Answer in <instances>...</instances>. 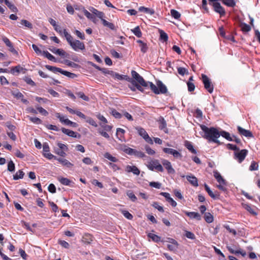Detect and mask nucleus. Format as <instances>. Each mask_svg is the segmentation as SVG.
Returning <instances> with one entry per match:
<instances>
[{
    "label": "nucleus",
    "instance_id": "18",
    "mask_svg": "<svg viewBox=\"0 0 260 260\" xmlns=\"http://www.w3.org/2000/svg\"><path fill=\"white\" fill-rule=\"evenodd\" d=\"M50 50L53 53L57 54L61 57H66L67 56V53L62 49L54 48L50 49Z\"/></svg>",
    "mask_w": 260,
    "mask_h": 260
},
{
    "label": "nucleus",
    "instance_id": "30",
    "mask_svg": "<svg viewBox=\"0 0 260 260\" xmlns=\"http://www.w3.org/2000/svg\"><path fill=\"white\" fill-rule=\"evenodd\" d=\"M205 189L206 190V191L208 192V194L213 199H215L216 198H218V196H216L212 191L210 189V187L206 184H204Z\"/></svg>",
    "mask_w": 260,
    "mask_h": 260
},
{
    "label": "nucleus",
    "instance_id": "6",
    "mask_svg": "<svg viewBox=\"0 0 260 260\" xmlns=\"http://www.w3.org/2000/svg\"><path fill=\"white\" fill-rule=\"evenodd\" d=\"M46 67L47 68V69L48 70H49V71H51L55 73H56V72H59V73H61L62 74H63L70 78H72V79L75 78V77H77V75L75 74H74V73H72L66 71H63L60 68H56L53 66H46Z\"/></svg>",
    "mask_w": 260,
    "mask_h": 260
},
{
    "label": "nucleus",
    "instance_id": "41",
    "mask_svg": "<svg viewBox=\"0 0 260 260\" xmlns=\"http://www.w3.org/2000/svg\"><path fill=\"white\" fill-rule=\"evenodd\" d=\"M20 23L22 25L25 26L26 27H27L29 29H31L32 28V24L26 20H24V19L21 20Z\"/></svg>",
    "mask_w": 260,
    "mask_h": 260
},
{
    "label": "nucleus",
    "instance_id": "58",
    "mask_svg": "<svg viewBox=\"0 0 260 260\" xmlns=\"http://www.w3.org/2000/svg\"><path fill=\"white\" fill-rule=\"evenodd\" d=\"M35 100L36 101L40 103H46L48 102V100L45 98H42L39 96H36L35 98Z\"/></svg>",
    "mask_w": 260,
    "mask_h": 260
},
{
    "label": "nucleus",
    "instance_id": "49",
    "mask_svg": "<svg viewBox=\"0 0 260 260\" xmlns=\"http://www.w3.org/2000/svg\"><path fill=\"white\" fill-rule=\"evenodd\" d=\"M79 98H81L82 99H83V100L85 101H89V98L85 95L84 94V93L82 92H76V93Z\"/></svg>",
    "mask_w": 260,
    "mask_h": 260
},
{
    "label": "nucleus",
    "instance_id": "59",
    "mask_svg": "<svg viewBox=\"0 0 260 260\" xmlns=\"http://www.w3.org/2000/svg\"><path fill=\"white\" fill-rule=\"evenodd\" d=\"M145 150L146 152L149 155H153L155 153L154 150L152 149L149 146L146 145L145 146Z\"/></svg>",
    "mask_w": 260,
    "mask_h": 260
},
{
    "label": "nucleus",
    "instance_id": "51",
    "mask_svg": "<svg viewBox=\"0 0 260 260\" xmlns=\"http://www.w3.org/2000/svg\"><path fill=\"white\" fill-rule=\"evenodd\" d=\"M29 119L33 123L36 124H41L42 122V121L38 117H28Z\"/></svg>",
    "mask_w": 260,
    "mask_h": 260
},
{
    "label": "nucleus",
    "instance_id": "45",
    "mask_svg": "<svg viewBox=\"0 0 260 260\" xmlns=\"http://www.w3.org/2000/svg\"><path fill=\"white\" fill-rule=\"evenodd\" d=\"M171 14L172 17L176 19H179L181 16L180 14L177 11L174 9L171 10Z\"/></svg>",
    "mask_w": 260,
    "mask_h": 260
},
{
    "label": "nucleus",
    "instance_id": "17",
    "mask_svg": "<svg viewBox=\"0 0 260 260\" xmlns=\"http://www.w3.org/2000/svg\"><path fill=\"white\" fill-rule=\"evenodd\" d=\"M93 241V237L91 235L89 234H85L82 239V241L83 243L87 244H90Z\"/></svg>",
    "mask_w": 260,
    "mask_h": 260
},
{
    "label": "nucleus",
    "instance_id": "3",
    "mask_svg": "<svg viewBox=\"0 0 260 260\" xmlns=\"http://www.w3.org/2000/svg\"><path fill=\"white\" fill-rule=\"evenodd\" d=\"M97 69L101 71L102 73L105 75H110L112 77L116 78L119 80H126L130 82H133L132 78H131L127 75H120L118 73H115L112 71L109 70L108 69L104 68H101L100 66H95Z\"/></svg>",
    "mask_w": 260,
    "mask_h": 260
},
{
    "label": "nucleus",
    "instance_id": "9",
    "mask_svg": "<svg viewBox=\"0 0 260 260\" xmlns=\"http://www.w3.org/2000/svg\"><path fill=\"white\" fill-rule=\"evenodd\" d=\"M136 129L137 130L139 135L142 137L144 138V139L146 141V142L150 144H153V141L152 139L149 136L147 133L143 128L140 127H136Z\"/></svg>",
    "mask_w": 260,
    "mask_h": 260
},
{
    "label": "nucleus",
    "instance_id": "27",
    "mask_svg": "<svg viewBox=\"0 0 260 260\" xmlns=\"http://www.w3.org/2000/svg\"><path fill=\"white\" fill-rule=\"evenodd\" d=\"M43 54L45 57L47 58L50 60L54 62H58L57 59H56L52 54H51L48 51H44L43 52Z\"/></svg>",
    "mask_w": 260,
    "mask_h": 260
},
{
    "label": "nucleus",
    "instance_id": "26",
    "mask_svg": "<svg viewBox=\"0 0 260 260\" xmlns=\"http://www.w3.org/2000/svg\"><path fill=\"white\" fill-rule=\"evenodd\" d=\"M185 146L191 153L193 154H196L197 153L196 150L194 149L193 146L191 142L186 141L185 142Z\"/></svg>",
    "mask_w": 260,
    "mask_h": 260
},
{
    "label": "nucleus",
    "instance_id": "42",
    "mask_svg": "<svg viewBox=\"0 0 260 260\" xmlns=\"http://www.w3.org/2000/svg\"><path fill=\"white\" fill-rule=\"evenodd\" d=\"M12 94L17 99H21L24 97V95L22 93L18 91H12Z\"/></svg>",
    "mask_w": 260,
    "mask_h": 260
},
{
    "label": "nucleus",
    "instance_id": "14",
    "mask_svg": "<svg viewBox=\"0 0 260 260\" xmlns=\"http://www.w3.org/2000/svg\"><path fill=\"white\" fill-rule=\"evenodd\" d=\"M125 171L127 172H133L135 175H138L140 174V170L135 166H127L125 168Z\"/></svg>",
    "mask_w": 260,
    "mask_h": 260
},
{
    "label": "nucleus",
    "instance_id": "40",
    "mask_svg": "<svg viewBox=\"0 0 260 260\" xmlns=\"http://www.w3.org/2000/svg\"><path fill=\"white\" fill-rule=\"evenodd\" d=\"M104 157L108 160L112 162H116L118 161V159L116 157L112 156L109 153L106 152L104 154Z\"/></svg>",
    "mask_w": 260,
    "mask_h": 260
},
{
    "label": "nucleus",
    "instance_id": "56",
    "mask_svg": "<svg viewBox=\"0 0 260 260\" xmlns=\"http://www.w3.org/2000/svg\"><path fill=\"white\" fill-rule=\"evenodd\" d=\"M187 85L188 90L189 92H192V91H194V90L195 89V85L193 83H192L191 82H188L187 83Z\"/></svg>",
    "mask_w": 260,
    "mask_h": 260
},
{
    "label": "nucleus",
    "instance_id": "33",
    "mask_svg": "<svg viewBox=\"0 0 260 260\" xmlns=\"http://www.w3.org/2000/svg\"><path fill=\"white\" fill-rule=\"evenodd\" d=\"M5 3L12 12H17L18 11V9L16 7L10 3L8 0H5Z\"/></svg>",
    "mask_w": 260,
    "mask_h": 260
},
{
    "label": "nucleus",
    "instance_id": "19",
    "mask_svg": "<svg viewBox=\"0 0 260 260\" xmlns=\"http://www.w3.org/2000/svg\"><path fill=\"white\" fill-rule=\"evenodd\" d=\"M186 179L192 185L195 187L198 186V180L194 176H186Z\"/></svg>",
    "mask_w": 260,
    "mask_h": 260
},
{
    "label": "nucleus",
    "instance_id": "16",
    "mask_svg": "<svg viewBox=\"0 0 260 260\" xmlns=\"http://www.w3.org/2000/svg\"><path fill=\"white\" fill-rule=\"evenodd\" d=\"M184 213L187 216L191 218L196 219L198 220H200L201 219V216L198 212L184 211Z\"/></svg>",
    "mask_w": 260,
    "mask_h": 260
},
{
    "label": "nucleus",
    "instance_id": "57",
    "mask_svg": "<svg viewBox=\"0 0 260 260\" xmlns=\"http://www.w3.org/2000/svg\"><path fill=\"white\" fill-rule=\"evenodd\" d=\"M83 13L85 15V16L88 18L89 19L93 18V15L92 14H91L90 12H89L87 10L84 9L83 10Z\"/></svg>",
    "mask_w": 260,
    "mask_h": 260
},
{
    "label": "nucleus",
    "instance_id": "21",
    "mask_svg": "<svg viewBox=\"0 0 260 260\" xmlns=\"http://www.w3.org/2000/svg\"><path fill=\"white\" fill-rule=\"evenodd\" d=\"M57 160L63 166L66 167L68 168H72L73 167V164L69 161L67 159L62 158H58L57 159Z\"/></svg>",
    "mask_w": 260,
    "mask_h": 260
},
{
    "label": "nucleus",
    "instance_id": "54",
    "mask_svg": "<svg viewBox=\"0 0 260 260\" xmlns=\"http://www.w3.org/2000/svg\"><path fill=\"white\" fill-rule=\"evenodd\" d=\"M166 126H167V123H166V121L164 120V119H162V121L161 122V124L159 126V128L161 130H164V131L165 132V133H167V127H166Z\"/></svg>",
    "mask_w": 260,
    "mask_h": 260
},
{
    "label": "nucleus",
    "instance_id": "15",
    "mask_svg": "<svg viewBox=\"0 0 260 260\" xmlns=\"http://www.w3.org/2000/svg\"><path fill=\"white\" fill-rule=\"evenodd\" d=\"M245 209L249 212L251 215L253 216H256L257 215V208H256L254 206H250L248 205H245Z\"/></svg>",
    "mask_w": 260,
    "mask_h": 260
},
{
    "label": "nucleus",
    "instance_id": "8",
    "mask_svg": "<svg viewBox=\"0 0 260 260\" xmlns=\"http://www.w3.org/2000/svg\"><path fill=\"white\" fill-rule=\"evenodd\" d=\"M202 80L205 88L210 93L213 91V85L210 79L205 74H202Z\"/></svg>",
    "mask_w": 260,
    "mask_h": 260
},
{
    "label": "nucleus",
    "instance_id": "29",
    "mask_svg": "<svg viewBox=\"0 0 260 260\" xmlns=\"http://www.w3.org/2000/svg\"><path fill=\"white\" fill-rule=\"evenodd\" d=\"M24 175V173L22 170H20L17 171L15 174L13 175V179L15 180H18L19 179H22Z\"/></svg>",
    "mask_w": 260,
    "mask_h": 260
},
{
    "label": "nucleus",
    "instance_id": "63",
    "mask_svg": "<svg viewBox=\"0 0 260 260\" xmlns=\"http://www.w3.org/2000/svg\"><path fill=\"white\" fill-rule=\"evenodd\" d=\"M58 243L61 245L63 247H64L66 248H69V244L65 241H63V240H59L58 241Z\"/></svg>",
    "mask_w": 260,
    "mask_h": 260
},
{
    "label": "nucleus",
    "instance_id": "50",
    "mask_svg": "<svg viewBox=\"0 0 260 260\" xmlns=\"http://www.w3.org/2000/svg\"><path fill=\"white\" fill-rule=\"evenodd\" d=\"M36 108L38 111L44 116H47L48 114V112L44 108L39 106H36Z\"/></svg>",
    "mask_w": 260,
    "mask_h": 260
},
{
    "label": "nucleus",
    "instance_id": "47",
    "mask_svg": "<svg viewBox=\"0 0 260 260\" xmlns=\"http://www.w3.org/2000/svg\"><path fill=\"white\" fill-rule=\"evenodd\" d=\"M154 208L157 209L159 211L164 212V210L163 207L160 205H159L158 203L156 202H153L151 205Z\"/></svg>",
    "mask_w": 260,
    "mask_h": 260
},
{
    "label": "nucleus",
    "instance_id": "34",
    "mask_svg": "<svg viewBox=\"0 0 260 260\" xmlns=\"http://www.w3.org/2000/svg\"><path fill=\"white\" fill-rule=\"evenodd\" d=\"M160 40L163 42H167L168 40V35L162 30L159 29Z\"/></svg>",
    "mask_w": 260,
    "mask_h": 260
},
{
    "label": "nucleus",
    "instance_id": "11",
    "mask_svg": "<svg viewBox=\"0 0 260 260\" xmlns=\"http://www.w3.org/2000/svg\"><path fill=\"white\" fill-rule=\"evenodd\" d=\"M70 46L76 51L84 50L85 48L84 44L77 40H74Z\"/></svg>",
    "mask_w": 260,
    "mask_h": 260
},
{
    "label": "nucleus",
    "instance_id": "62",
    "mask_svg": "<svg viewBox=\"0 0 260 260\" xmlns=\"http://www.w3.org/2000/svg\"><path fill=\"white\" fill-rule=\"evenodd\" d=\"M24 80L27 84L32 86H34L36 85L35 83L29 77H25Z\"/></svg>",
    "mask_w": 260,
    "mask_h": 260
},
{
    "label": "nucleus",
    "instance_id": "48",
    "mask_svg": "<svg viewBox=\"0 0 260 260\" xmlns=\"http://www.w3.org/2000/svg\"><path fill=\"white\" fill-rule=\"evenodd\" d=\"M86 119V121L89 123L90 125L94 126V127H97L98 126V125L96 123V122L91 117H86V118L85 119Z\"/></svg>",
    "mask_w": 260,
    "mask_h": 260
},
{
    "label": "nucleus",
    "instance_id": "22",
    "mask_svg": "<svg viewBox=\"0 0 260 260\" xmlns=\"http://www.w3.org/2000/svg\"><path fill=\"white\" fill-rule=\"evenodd\" d=\"M227 248L232 253H234L235 254H240L244 256V252L240 248H237L232 246H227Z\"/></svg>",
    "mask_w": 260,
    "mask_h": 260
},
{
    "label": "nucleus",
    "instance_id": "7",
    "mask_svg": "<svg viewBox=\"0 0 260 260\" xmlns=\"http://www.w3.org/2000/svg\"><path fill=\"white\" fill-rule=\"evenodd\" d=\"M147 167L151 171L156 170V171L160 172H162L164 171L162 166L160 164L158 160L157 159H154L149 161L147 165Z\"/></svg>",
    "mask_w": 260,
    "mask_h": 260
},
{
    "label": "nucleus",
    "instance_id": "10",
    "mask_svg": "<svg viewBox=\"0 0 260 260\" xmlns=\"http://www.w3.org/2000/svg\"><path fill=\"white\" fill-rule=\"evenodd\" d=\"M163 151L167 154L172 155L175 158L181 159L182 157L180 152L172 148H164Z\"/></svg>",
    "mask_w": 260,
    "mask_h": 260
},
{
    "label": "nucleus",
    "instance_id": "43",
    "mask_svg": "<svg viewBox=\"0 0 260 260\" xmlns=\"http://www.w3.org/2000/svg\"><path fill=\"white\" fill-rule=\"evenodd\" d=\"M149 238H150L153 241L155 242H158L160 241L161 238L158 236L153 234H149L148 235Z\"/></svg>",
    "mask_w": 260,
    "mask_h": 260
},
{
    "label": "nucleus",
    "instance_id": "61",
    "mask_svg": "<svg viewBox=\"0 0 260 260\" xmlns=\"http://www.w3.org/2000/svg\"><path fill=\"white\" fill-rule=\"evenodd\" d=\"M112 114L116 118H120L122 117V115L116 110H113L112 111Z\"/></svg>",
    "mask_w": 260,
    "mask_h": 260
},
{
    "label": "nucleus",
    "instance_id": "44",
    "mask_svg": "<svg viewBox=\"0 0 260 260\" xmlns=\"http://www.w3.org/2000/svg\"><path fill=\"white\" fill-rule=\"evenodd\" d=\"M121 211L123 216L127 219L129 220L133 219V216L128 211L122 210Z\"/></svg>",
    "mask_w": 260,
    "mask_h": 260
},
{
    "label": "nucleus",
    "instance_id": "39",
    "mask_svg": "<svg viewBox=\"0 0 260 260\" xmlns=\"http://www.w3.org/2000/svg\"><path fill=\"white\" fill-rule=\"evenodd\" d=\"M15 164L12 160H10L8 163V168L7 170L8 171L11 172H13L15 171Z\"/></svg>",
    "mask_w": 260,
    "mask_h": 260
},
{
    "label": "nucleus",
    "instance_id": "64",
    "mask_svg": "<svg viewBox=\"0 0 260 260\" xmlns=\"http://www.w3.org/2000/svg\"><path fill=\"white\" fill-rule=\"evenodd\" d=\"M48 190L51 193H55L56 192V187L53 184H50L48 187Z\"/></svg>",
    "mask_w": 260,
    "mask_h": 260
},
{
    "label": "nucleus",
    "instance_id": "46",
    "mask_svg": "<svg viewBox=\"0 0 260 260\" xmlns=\"http://www.w3.org/2000/svg\"><path fill=\"white\" fill-rule=\"evenodd\" d=\"M126 194L133 202H135L137 200L136 196L131 190L128 191Z\"/></svg>",
    "mask_w": 260,
    "mask_h": 260
},
{
    "label": "nucleus",
    "instance_id": "52",
    "mask_svg": "<svg viewBox=\"0 0 260 260\" xmlns=\"http://www.w3.org/2000/svg\"><path fill=\"white\" fill-rule=\"evenodd\" d=\"M149 186L155 188L159 189L161 187V184L156 182H150L149 183Z\"/></svg>",
    "mask_w": 260,
    "mask_h": 260
},
{
    "label": "nucleus",
    "instance_id": "12",
    "mask_svg": "<svg viewBox=\"0 0 260 260\" xmlns=\"http://www.w3.org/2000/svg\"><path fill=\"white\" fill-rule=\"evenodd\" d=\"M161 163L170 174H174L175 171L172 166L171 163L168 160L162 159Z\"/></svg>",
    "mask_w": 260,
    "mask_h": 260
},
{
    "label": "nucleus",
    "instance_id": "1",
    "mask_svg": "<svg viewBox=\"0 0 260 260\" xmlns=\"http://www.w3.org/2000/svg\"><path fill=\"white\" fill-rule=\"evenodd\" d=\"M201 129L204 133L203 137L209 141L219 143L217 139L220 137L219 132L214 127H208L205 125H200Z\"/></svg>",
    "mask_w": 260,
    "mask_h": 260
},
{
    "label": "nucleus",
    "instance_id": "4",
    "mask_svg": "<svg viewBox=\"0 0 260 260\" xmlns=\"http://www.w3.org/2000/svg\"><path fill=\"white\" fill-rule=\"evenodd\" d=\"M149 87L150 88L151 90L156 94L160 93L165 94L168 92L166 86L159 80L156 81V85L150 82Z\"/></svg>",
    "mask_w": 260,
    "mask_h": 260
},
{
    "label": "nucleus",
    "instance_id": "5",
    "mask_svg": "<svg viewBox=\"0 0 260 260\" xmlns=\"http://www.w3.org/2000/svg\"><path fill=\"white\" fill-rule=\"evenodd\" d=\"M122 150L127 154L134 155L139 158H143L145 156V154L143 152L137 151L136 149L128 147L125 145L123 146Z\"/></svg>",
    "mask_w": 260,
    "mask_h": 260
},
{
    "label": "nucleus",
    "instance_id": "35",
    "mask_svg": "<svg viewBox=\"0 0 260 260\" xmlns=\"http://www.w3.org/2000/svg\"><path fill=\"white\" fill-rule=\"evenodd\" d=\"M134 34L138 38L142 37V32L139 26H137L135 28L132 30Z\"/></svg>",
    "mask_w": 260,
    "mask_h": 260
},
{
    "label": "nucleus",
    "instance_id": "23",
    "mask_svg": "<svg viewBox=\"0 0 260 260\" xmlns=\"http://www.w3.org/2000/svg\"><path fill=\"white\" fill-rule=\"evenodd\" d=\"M25 69H23L21 66H15L11 70V73L14 75H18L20 73H25Z\"/></svg>",
    "mask_w": 260,
    "mask_h": 260
},
{
    "label": "nucleus",
    "instance_id": "60",
    "mask_svg": "<svg viewBox=\"0 0 260 260\" xmlns=\"http://www.w3.org/2000/svg\"><path fill=\"white\" fill-rule=\"evenodd\" d=\"M178 73L181 75H184V74H185L186 73H188V71L187 70L185 69L184 68H181V67H180V68H178Z\"/></svg>",
    "mask_w": 260,
    "mask_h": 260
},
{
    "label": "nucleus",
    "instance_id": "2",
    "mask_svg": "<svg viewBox=\"0 0 260 260\" xmlns=\"http://www.w3.org/2000/svg\"><path fill=\"white\" fill-rule=\"evenodd\" d=\"M132 76L133 77V79L135 80V81H133V82L134 81H136L138 84H136L135 86L137 88L138 90L139 91H141L142 92L144 91V89L142 87H149L150 82H146L145 81V80L143 79V78L137 72H136L135 71H132Z\"/></svg>",
    "mask_w": 260,
    "mask_h": 260
},
{
    "label": "nucleus",
    "instance_id": "31",
    "mask_svg": "<svg viewBox=\"0 0 260 260\" xmlns=\"http://www.w3.org/2000/svg\"><path fill=\"white\" fill-rule=\"evenodd\" d=\"M219 134H220V136H222L223 138H225L226 140L230 141H233V137H232L230 136V134L229 133L226 132L225 131H222L219 132Z\"/></svg>",
    "mask_w": 260,
    "mask_h": 260
},
{
    "label": "nucleus",
    "instance_id": "53",
    "mask_svg": "<svg viewBox=\"0 0 260 260\" xmlns=\"http://www.w3.org/2000/svg\"><path fill=\"white\" fill-rule=\"evenodd\" d=\"M185 236L190 239L194 240L196 239V236L193 233L189 231L185 232Z\"/></svg>",
    "mask_w": 260,
    "mask_h": 260
},
{
    "label": "nucleus",
    "instance_id": "25",
    "mask_svg": "<svg viewBox=\"0 0 260 260\" xmlns=\"http://www.w3.org/2000/svg\"><path fill=\"white\" fill-rule=\"evenodd\" d=\"M139 10L141 12H144L146 14H149L150 15H153L154 13V11L153 9H149L148 8H146L143 6L139 7Z\"/></svg>",
    "mask_w": 260,
    "mask_h": 260
},
{
    "label": "nucleus",
    "instance_id": "13",
    "mask_svg": "<svg viewBox=\"0 0 260 260\" xmlns=\"http://www.w3.org/2000/svg\"><path fill=\"white\" fill-rule=\"evenodd\" d=\"M234 158L238 161L239 163H241L244 160V149L240 150L239 152H234Z\"/></svg>",
    "mask_w": 260,
    "mask_h": 260
},
{
    "label": "nucleus",
    "instance_id": "36",
    "mask_svg": "<svg viewBox=\"0 0 260 260\" xmlns=\"http://www.w3.org/2000/svg\"><path fill=\"white\" fill-rule=\"evenodd\" d=\"M59 180L62 184L64 185L71 186V183H72L70 180L67 178L62 177Z\"/></svg>",
    "mask_w": 260,
    "mask_h": 260
},
{
    "label": "nucleus",
    "instance_id": "20",
    "mask_svg": "<svg viewBox=\"0 0 260 260\" xmlns=\"http://www.w3.org/2000/svg\"><path fill=\"white\" fill-rule=\"evenodd\" d=\"M89 10L92 13L93 15H94V16L95 15L101 19H102L105 16L104 13L103 12L99 11L98 10H96L93 7L90 8L89 9Z\"/></svg>",
    "mask_w": 260,
    "mask_h": 260
},
{
    "label": "nucleus",
    "instance_id": "32",
    "mask_svg": "<svg viewBox=\"0 0 260 260\" xmlns=\"http://www.w3.org/2000/svg\"><path fill=\"white\" fill-rule=\"evenodd\" d=\"M214 177L219 184H225V180L222 177L219 173L217 172L215 173L214 174Z\"/></svg>",
    "mask_w": 260,
    "mask_h": 260
},
{
    "label": "nucleus",
    "instance_id": "55",
    "mask_svg": "<svg viewBox=\"0 0 260 260\" xmlns=\"http://www.w3.org/2000/svg\"><path fill=\"white\" fill-rule=\"evenodd\" d=\"M43 155H44V157H45L46 158H47L49 159H51L52 158H54V159L57 160V159L58 158H57L56 156L53 155L49 152L48 153H44Z\"/></svg>",
    "mask_w": 260,
    "mask_h": 260
},
{
    "label": "nucleus",
    "instance_id": "24",
    "mask_svg": "<svg viewBox=\"0 0 260 260\" xmlns=\"http://www.w3.org/2000/svg\"><path fill=\"white\" fill-rule=\"evenodd\" d=\"M101 21L104 26L109 27L111 30H116L115 25L113 23L108 22L107 20L103 19V18L101 19Z\"/></svg>",
    "mask_w": 260,
    "mask_h": 260
},
{
    "label": "nucleus",
    "instance_id": "37",
    "mask_svg": "<svg viewBox=\"0 0 260 260\" xmlns=\"http://www.w3.org/2000/svg\"><path fill=\"white\" fill-rule=\"evenodd\" d=\"M204 218L205 221L208 223H211L213 221L212 215L208 212L205 214Z\"/></svg>",
    "mask_w": 260,
    "mask_h": 260
},
{
    "label": "nucleus",
    "instance_id": "28",
    "mask_svg": "<svg viewBox=\"0 0 260 260\" xmlns=\"http://www.w3.org/2000/svg\"><path fill=\"white\" fill-rule=\"evenodd\" d=\"M63 32L64 35V37H66V38L67 39V41H68L69 44L71 45L72 44V43L74 41V40H73V38L70 34H69L67 31L66 29H64L63 30Z\"/></svg>",
    "mask_w": 260,
    "mask_h": 260
},
{
    "label": "nucleus",
    "instance_id": "38",
    "mask_svg": "<svg viewBox=\"0 0 260 260\" xmlns=\"http://www.w3.org/2000/svg\"><path fill=\"white\" fill-rule=\"evenodd\" d=\"M258 169V165L257 162L255 161H252L249 166V170L250 171H256Z\"/></svg>",
    "mask_w": 260,
    "mask_h": 260
}]
</instances>
